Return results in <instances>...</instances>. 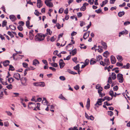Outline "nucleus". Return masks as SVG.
Masks as SVG:
<instances>
[{
  "label": "nucleus",
  "instance_id": "603ef678",
  "mask_svg": "<svg viewBox=\"0 0 130 130\" xmlns=\"http://www.w3.org/2000/svg\"><path fill=\"white\" fill-rule=\"evenodd\" d=\"M71 58V55H69L66 58H64V60H69Z\"/></svg>",
  "mask_w": 130,
  "mask_h": 130
},
{
  "label": "nucleus",
  "instance_id": "2eb2a0df",
  "mask_svg": "<svg viewBox=\"0 0 130 130\" xmlns=\"http://www.w3.org/2000/svg\"><path fill=\"white\" fill-rule=\"evenodd\" d=\"M96 62V59L94 58H92L90 60V64H95Z\"/></svg>",
  "mask_w": 130,
  "mask_h": 130
},
{
  "label": "nucleus",
  "instance_id": "a18cd8bd",
  "mask_svg": "<svg viewBox=\"0 0 130 130\" xmlns=\"http://www.w3.org/2000/svg\"><path fill=\"white\" fill-rule=\"evenodd\" d=\"M51 65L52 66L55 67H57L58 66L57 64L55 63H51Z\"/></svg>",
  "mask_w": 130,
  "mask_h": 130
},
{
  "label": "nucleus",
  "instance_id": "7c9ffc66",
  "mask_svg": "<svg viewBox=\"0 0 130 130\" xmlns=\"http://www.w3.org/2000/svg\"><path fill=\"white\" fill-rule=\"evenodd\" d=\"M7 22L5 20L3 21L2 23V26L3 27H4L7 25Z\"/></svg>",
  "mask_w": 130,
  "mask_h": 130
},
{
  "label": "nucleus",
  "instance_id": "338daca9",
  "mask_svg": "<svg viewBox=\"0 0 130 130\" xmlns=\"http://www.w3.org/2000/svg\"><path fill=\"white\" fill-rule=\"evenodd\" d=\"M123 64L122 63H120L119 62H117L116 63V65L117 66L120 67L123 66Z\"/></svg>",
  "mask_w": 130,
  "mask_h": 130
},
{
  "label": "nucleus",
  "instance_id": "6e6552de",
  "mask_svg": "<svg viewBox=\"0 0 130 130\" xmlns=\"http://www.w3.org/2000/svg\"><path fill=\"white\" fill-rule=\"evenodd\" d=\"M101 43L103 46V48L104 50H106L107 48V45L106 43L104 42L103 41H101Z\"/></svg>",
  "mask_w": 130,
  "mask_h": 130
},
{
  "label": "nucleus",
  "instance_id": "20e7f679",
  "mask_svg": "<svg viewBox=\"0 0 130 130\" xmlns=\"http://www.w3.org/2000/svg\"><path fill=\"white\" fill-rule=\"evenodd\" d=\"M117 77L119 82L122 83L123 82L124 79L122 74L120 73H119L117 75Z\"/></svg>",
  "mask_w": 130,
  "mask_h": 130
},
{
  "label": "nucleus",
  "instance_id": "f704fd0d",
  "mask_svg": "<svg viewBox=\"0 0 130 130\" xmlns=\"http://www.w3.org/2000/svg\"><path fill=\"white\" fill-rule=\"evenodd\" d=\"M87 34V32H86L83 35V38L84 39H86L87 38H88L89 35V34H88V35L86 37H85V36Z\"/></svg>",
  "mask_w": 130,
  "mask_h": 130
},
{
  "label": "nucleus",
  "instance_id": "69168bd1",
  "mask_svg": "<svg viewBox=\"0 0 130 130\" xmlns=\"http://www.w3.org/2000/svg\"><path fill=\"white\" fill-rule=\"evenodd\" d=\"M118 87L117 86H116L113 87V90L114 91H117L118 89Z\"/></svg>",
  "mask_w": 130,
  "mask_h": 130
},
{
  "label": "nucleus",
  "instance_id": "6ab92c4d",
  "mask_svg": "<svg viewBox=\"0 0 130 130\" xmlns=\"http://www.w3.org/2000/svg\"><path fill=\"white\" fill-rule=\"evenodd\" d=\"M39 62L36 59H35L33 60V65L36 66L37 64H39Z\"/></svg>",
  "mask_w": 130,
  "mask_h": 130
},
{
  "label": "nucleus",
  "instance_id": "c9c22d12",
  "mask_svg": "<svg viewBox=\"0 0 130 130\" xmlns=\"http://www.w3.org/2000/svg\"><path fill=\"white\" fill-rule=\"evenodd\" d=\"M9 70L13 71L14 70V67L11 65H9Z\"/></svg>",
  "mask_w": 130,
  "mask_h": 130
},
{
  "label": "nucleus",
  "instance_id": "1a4fd4ad",
  "mask_svg": "<svg viewBox=\"0 0 130 130\" xmlns=\"http://www.w3.org/2000/svg\"><path fill=\"white\" fill-rule=\"evenodd\" d=\"M9 18L12 22L14 21L17 20L16 17L13 15H10L9 17Z\"/></svg>",
  "mask_w": 130,
  "mask_h": 130
},
{
  "label": "nucleus",
  "instance_id": "ddd939ff",
  "mask_svg": "<svg viewBox=\"0 0 130 130\" xmlns=\"http://www.w3.org/2000/svg\"><path fill=\"white\" fill-rule=\"evenodd\" d=\"M90 100L89 98H88L87 101V104L86 105V107L89 110L90 106Z\"/></svg>",
  "mask_w": 130,
  "mask_h": 130
},
{
  "label": "nucleus",
  "instance_id": "39448f33",
  "mask_svg": "<svg viewBox=\"0 0 130 130\" xmlns=\"http://www.w3.org/2000/svg\"><path fill=\"white\" fill-rule=\"evenodd\" d=\"M13 77L18 80H19L20 78V75L18 73H14Z\"/></svg>",
  "mask_w": 130,
  "mask_h": 130
},
{
  "label": "nucleus",
  "instance_id": "5701e85b",
  "mask_svg": "<svg viewBox=\"0 0 130 130\" xmlns=\"http://www.w3.org/2000/svg\"><path fill=\"white\" fill-rule=\"evenodd\" d=\"M102 57L101 55H99L96 57V61H99L102 59Z\"/></svg>",
  "mask_w": 130,
  "mask_h": 130
},
{
  "label": "nucleus",
  "instance_id": "f257e3e1",
  "mask_svg": "<svg viewBox=\"0 0 130 130\" xmlns=\"http://www.w3.org/2000/svg\"><path fill=\"white\" fill-rule=\"evenodd\" d=\"M36 40L39 41H40L44 40L43 34L42 33L38 34L35 37Z\"/></svg>",
  "mask_w": 130,
  "mask_h": 130
},
{
  "label": "nucleus",
  "instance_id": "bf43d9fd",
  "mask_svg": "<svg viewBox=\"0 0 130 130\" xmlns=\"http://www.w3.org/2000/svg\"><path fill=\"white\" fill-rule=\"evenodd\" d=\"M59 79L61 80H64L66 79L65 77L63 76H61L59 77Z\"/></svg>",
  "mask_w": 130,
  "mask_h": 130
},
{
  "label": "nucleus",
  "instance_id": "dca6fc26",
  "mask_svg": "<svg viewBox=\"0 0 130 130\" xmlns=\"http://www.w3.org/2000/svg\"><path fill=\"white\" fill-rule=\"evenodd\" d=\"M128 31L126 30H125L124 31H123L121 32H120L119 33V36L120 37V35H123V34H128Z\"/></svg>",
  "mask_w": 130,
  "mask_h": 130
},
{
  "label": "nucleus",
  "instance_id": "37998d69",
  "mask_svg": "<svg viewBox=\"0 0 130 130\" xmlns=\"http://www.w3.org/2000/svg\"><path fill=\"white\" fill-rule=\"evenodd\" d=\"M9 28L12 30H15L16 29V27L13 25H10L9 26Z\"/></svg>",
  "mask_w": 130,
  "mask_h": 130
},
{
  "label": "nucleus",
  "instance_id": "5fc2aeb1",
  "mask_svg": "<svg viewBox=\"0 0 130 130\" xmlns=\"http://www.w3.org/2000/svg\"><path fill=\"white\" fill-rule=\"evenodd\" d=\"M110 88V85L109 84H107V85L105 86L104 88L105 89H109Z\"/></svg>",
  "mask_w": 130,
  "mask_h": 130
},
{
  "label": "nucleus",
  "instance_id": "473e14b6",
  "mask_svg": "<svg viewBox=\"0 0 130 130\" xmlns=\"http://www.w3.org/2000/svg\"><path fill=\"white\" fill-rule=\"evenodd\" d=\"M59 98L63 100H67L62 95V94H60L59 95Z\"/></svg>",
  "mask_w": 130,
  "mask_h": 130
},
{
  "label": "nucleus",
  "instance_id": "a211bd4d",
  "mask_svg": "<svg viewBox=\"0 0 130 130\" xmlns=\"http://www.w3.org/2000/svg\"><path fill=\"white\" fill-rule=\"evenodd\" d=\"M98 47L99 48V49H97L98 52L100 53L102 52L103 51V47L100 46H98Z\"/></svg>",
  "mask_w": 130,
  "mask_h": 130
},
{
  "label": "nucleus",
  "instance_id": "680f3d73",
  "mask_svg": "<svg viewBox=\"0 0 130 130\" xmlns=\"http://www.w3.org/2000/svg\"><path fill=\"white\" fill-rule=\"evenodd\" d=\"M103 90L102 88L100 87L98 89V93L101 92Z\"/></svg>",
  "mask_w": 130,
  "mask_h": 130
},
{
  "label": "nucleus",
  "instance_id": "7ed1b4c3",
  "mask_svg": "<svg viewBox=\"0 0 130 130\" xmlns=\"http://www.w3.org/2000/svg\"><path fill=\"white\" fill-rule=\"evenodd\" d=\"M33 85L35 86H40L44 87L45 86V84L43 82L34 83Z\"/></svg>",
  "mask_w": 130,
  "mask_h": 130
},
{
  "label": "nucleus",
  "instance_id": "423d86ee",
  "mask_svg": "<svg viewBox=\"0 0 130 130\" xmlns=\"http://www.w3.org/2000/svg\"><path fill=\"white\" fill-rule=\"evenodd\" d=\"M110 59L111 62L112 64H114L116 63V59L114 56L112 55L111 56Z\"/></svg>",
  "mask_w": 130,
  "mask_h": 130
},
{
  "label": "nucleus",
  "instance_id": "412c9836",
  "mask_svg": "<svg viewBox=\"0 0 130 130\" xmlns=\"http://www.w3.org/2000/svg\"><path fill=\"white\" fill-rule=\"evenodd\" d=\"M77 50L75 48L70 52V54H72L73 55H74L76 54V53Z\"/></svg>",
  "mask_w": 130,
  "mask_h": 130
},
{
  "label": "nucleus",
  "instance_id": "c756f323",
  "mask_svg": "<svg viewBox=\"0 0 130 130\" xmlns=\"http://www.w3.org/2000/svg\"><path fill=\"white\" fill-rule=\"evenodd\" d=\"M56 36H53L51 37V38L50 39V40L52 42L54 41L56 38Z\"/></svg>",
  "mask_w": 130,
  "mask_h": 130
},
{
  "label": "nucleus",
  "instance_id": "e433bc0d",
  "mask_svg": "<svg viewBox=\"0 0 130 130\" xmlns=\"http://www.w3.org/2000/svg\"><path fill=\"white\" fill-rule=\"evenodd\" d=\"M109 94L113 98L114 95L113 91L112 90H110L109 92Z\"/></svg>",
  "mask_w": 130,
  "mask_h": 130
},
{
  "label": "nucleus",
  "instance_id": "e2e57ef3",
  "mask_svg": "<svg viewBox=\"0 0 130 130\" xmlns=\"http://www.w3.org/2000/svg\"><path fill=\"white\" fill-rule=\"evenodd\" d=\"M102 11V10L100 8L95 10V12L98 13H100Z\"/></svg>",
  "mask_w": 130,
  "mask_h": 130
},
{
  "label": "nucleus",
  "instance_id": "ea45409f",
  "mask_svg": "<svg viewBox=\"0 0 130 130\" xmlns=\"http://www.w3.org/2000/svg\"><path fill=\"white\" fill-rule=\"evenodd\" d=\"M113 113L112 111H108V114L110 115V116L113 115Z\"/></svg>",
  "mask_w": 130,
  "mask_h": 130
},
{
  "label": "nucleus",
  "instance_id": "13d9d810",
  "mask_svg": "<svg viewBox=\"0 0 130 130\" xmlns=\"http://www.w3.org/2000/svg\"><path fill=\"white\" fill-rule=\"evenodd\" d=\"M7 34L11 37V38L13 37L14 36L13 34L10 31H8L7 32Z\"/></svg>",
  "mask_w": 130,
  "mask_h": 130
},
{
  "label": "nucleus",
  "instance_id": "393cba45",
  "mask_svg": "<svg viewBox=\"0 0 130 130\" xmlns=\"http://www.w3.org/2000/svg\"><path fill=\"white\" fill-rule=\"evenodd\" d=\"M59 64L60 66V68L61 69H62L63 68L64 66L65 65V63L63 62H59Z\"/></svg>",
  "mask_w": 130,
  "mask_h": 130
},
{
  "label": "nucleus",
  "instance_id": "09e8293b",
  "mask_svg": "<svg viewBox=\"0 0 130 130\" xmlns=\"http://www.w3.org/2000/svg\"><path fill=\"white\" fill-rule=\"evenodd\" d=\"M21 80H22L23 82H26L27 80V79L26 77H23L20 79Z\"/></svg>",
  "mask_w": 130,
  "mask_h": 130
},
{
  "label": "nucleus",
  "instance_id": "bb28decb",
  "mask_svg": "<svg viewBox=\"0 0 130 130\" xmlns=\"http://www.w3.org/2000/svg\"><path fill=\"white\" fill-rule=\"evenodd\" d=\"M117 59L120 61H121L123 60V58L120 55H117Z\"/></svg>",
  "mask_w": 130,
  "mask_h": 130
},
{
  "label": "nucleus",
  "instance_id": "4be33fe9",
  "mask_svg": "<svg viewBox=\"0 0 130 130\" xmlns=\"http://www.w3.org/2000/svg\"><path fill=\"white\" fill-rule=\"evenodd\" d=\"M125 14V12L124 11H120L118 13V16L120 17H121L124 15Z\"/></svg>",
  "mask_w": 130,
  "mask_h": 130
},
{
  "label": "nucleus",
  "instance_id": "0eeeda50",
  "mask_svg": "<svg viewBox=\"0 0 130 130\" xmlns=\"http://www.w3.org/2000/svg\"><path fill=\"white\" fill-rule=\"evenodd\" d=\"M34 32L33 30H30L29 32V38L30 40H32L34 37V35L33 34Z\"/></svg>",
  "mask_w": 130,
  "mask_h": 130
},
{
  "label": "nucleus",
  "instance_id": "3c124183",
  "mask_svg": "<svg viewBox=\"0 0 130 130\" xmlns=\"http://www.w3.org/2000/svg\"><path fill=\"white\" fill-rule=\"evenodd\" d=\"M63 11V8H60L59 10V12L60 13H62Z\"/></svg>",
  "mask_w": 130,
  "mask_h": 130
},
{
  "label": "nucleus",
  "instance_id": "72a5a7b5",
  "mask_svg": "<svg viewBox=\"0 0 130 130\" xmlns=\"http://www.w3.org/2000/svg\"><path fill=\"white\" fill-rule=\"evenodd\" d=\"M17 28L20 31H22L23 30V28L21 25H19L18 27Z\"/></svg>",
  "mask_w": 130,
  "mask_h": 130
},
{
  "label": "nucleus",
  "instance_id": "f03ea898",
  "mask_svg": "<svg viewBox=\"0 0 130 130\" xmlns=\"http://www.w3.org/2000/svg\"><path fill=\"white\" fill-rule=\"evenodd\" d=\"M100 64L103 66L106 65L108 66L110 64V62L108 58H106L104 59V61H100Z\"/></svg>",
  "mask_w": 130,
  "mask_h": 130
},
{
  "label": "nucleus",
  "instance_id": "79ce46f5",
  "mask_svg": "<svg viewBox=\"0 0 130 130\" xmlns=\"http://www.w3.org/2000/svg\"><path fill=\"white\" fill-rule=\"evenodd\" d=\"M36 108H37V109L40 110V103H37L36 104Z\"/></svg>",
  "mask_w": 130,
  "mask_h": 130
},
{
  "label": "nucleus",
  "instance_id": "9d476101",
  "mask_svg": "<svg viewBox=\"0 0 130 130\" xmlns=\"http://www.w3.org/2000/svg\"><path fill=\"white\" fill-rule=\"evenodd\" d=\"M42 1L41 0H37V6L38 7L40 8L42 6Z\"/></svg>",
  "mask_w": 130,
  "mask_h": 130
},
{
  "label": "nucleus",
  "instance_id": "864d4df0",
  "mask_svg": "<svg viewBox=\"0 0 130 130\" xmlns=\"http://www.w3.org/2000/svg\"><path fill=\"white\" fill-rule=\"evenodd\" d=\"M89 61L88 59H86L85 60V64L86 66L88 65L89 63Z\"/></svg>",
  "mask_w": 130,
  "mask_h": 130
},
{
  "label": "nucleus",
  "instance_id": "aec40b11",
  "mask_svg": "<svg viewBox=\"0 0 130 130\" xmlns=\"http://www.w3.org/2000/svg\"><path fill=\"white\" fill-rule=\"evenodd\" d=\"M111 77L112 79L114 80L116 78V75L115 73L114 72H112L111 73Z\"/></svg>",
  "mask_w": 130,
  "mask_h": 130
},
{
  "label": "nucleus",
  "instance_id": "4d7b16f0",
  "mask_svg": "<svg viewBox=\"0 0 130 130\" xmlns=\"http://www.w3.org/2000/svg\"><path fill=\"white\" fill-rule=\"evenodd\" d=\"M77 15L78 18H80L82 17L83 14L82 13L80 12L77 13Z\"/></svg>",
  "mask_w": 130,
  "mask_h": 130
},
{
  "label": "nucleus",
  "instance_id": "49530a36",
  "mask_svg": "<svg viewBox=\"0 0 130 130\" xmlns=\"http://www.w3.org/2000/svg\"><path fill=\"white\" fill-rule=\"evenodd\" d=\"M30 22L29 21H27L26 22V25L27 27L29 29L30 28L29 27Z\"/></svg>",
  "mask_w": 130,
  "mask_h": 130
},
{
  "label": "nucleus",
  "instance_id": "6e6d98bb",
  "mask_svg": "<svg viewBox=\"0 0 130 130\" xmlns=\"http://www.w3.org/2000/svg\"><path fill=\"white\" fill-rule=\"evenodd\" d=\"M34 13L37 16H39V15L40 13H39V12L36 10H35V11Z\"/></svg>",
  "mask_w": 130,
  "mask_h": 130
},
{
  "label": "nucleus",
  "instance_id": "9b49d317",
  "mask_svg": "<svg viewBox=\"0 0 130 130\" xmlns=\"http://www.w3.org/2000/svg\"><path fill=\"white\" fill-rule=\"evenodd\" d=\"M3 63V65L5 67H7V66L9 65V60H7L3 62H1V63Z\"/></svg>",
  "mask_w": 130,
  "mask_h": 130
},
{
  "label": "nucleus",
  "instance_id": "b1692460",
  "mask_svg": "<svg viewBox=\"0 0 130 130\" xmlns=\"http://www.w3.org/2000/svg\"><path fill=\"white\" fill-rule=\"evenodd\" d=\"M130 64L127 63L126 65H124L123 66L122 68H124L125 69H129L130 67Z\"/></svg>",
  "mask_w": 130,
  "mask_h": 130
},
{
  "label": "nucleus",
  "instance_id": "c03bdc74",
  "mask_svg": "<svg viewBox=\"0 0 130 130\" xmlns=\"http://www.w3.org/2000/svg\"><path fill=\"white\" fill-rule=\"evenodd\" d=\"M12 86L11 84H10L6 86V88L9 89H12Z\"/></svg>",
  "mask_w": 130,
  "mask_h": 130
},
{
  "label": "nucleus",
  "instance_id": "4468645a",
  "mask_svg": "<svg viewBox=\"0 0 130 130\" xmlns=\"http://www.w3.org/2000/svg\"><path fill=\"white\" fill-rule=\"evenodd\" d=\"M109 54V53L107 51H106L103 54V56L107 58V57Z\"/></svg>",
  "mask_w": 130,
  "mask_h": 130
},
{
  "label": "nucleus",
  "instance_id": "cd10ccee",
  "mask_svg": "<svg viewBox=\"0 0 130 130\" xmlns=\"http://www.w3.org/2000/svg\"><path fill=\"white\" fill-rule=\"evenodd\" d=\"M79 64H77L76 66L74 67V69L75 70H79Z\"/></svg>",
  "mask_w": 130,
  "mask_h": 130
},
{
  "label": "nucleus",
  "instance_id": "052dcab7",
  "mask_svg": "<svg viewBox=\"0 0 130 130\" xmlns=\"http://www.w3.org/2000/svg\"><path fill=\"white\" fill-rule=\"evenodd\" d=\"M4 125L5 127H8L9 126V123L8 122H5L4 123Z\"/></svg>",
  "mask_w": 130,
  "mask_h": 130
},
{
  "label": "nucleus",
  "instance_id": "c85d7f7f",
  "mask_svg": "<svg viewBox=\"0 0 130 130\" xmlns=\"http://www.w3.org/2000/svg\"><path fill=\"white\" fill-rule=\"evenodd\" d=\"M102 101L100 100H99V99L95 105H96L97 104H98L99 105H102Z\"/></svg>",
  "mask_w": 130,
  "mask_h": 130
},
{
  "label": "nucleus",
  "instance_id": "a19ab883",
  "mask_svg": "<svg viewBox=\"0 0 130 130\" xmlns=\"http://www.w3.org/2000/svg\"><path fill=\"white\" fill-rule=\"evenodd\" d=\"M47 33L49 35H51L52 33V31H51L50 29H47L46 30Z\"/></svg>",
  "mask_w": 130,
  "mask_h": 130
},
{
  "label": "nucleus",
  "instance_id": "2f4dec72",
  "mask_svg": "<svg viewBox=\"0 0 130 130\" xmlns=\"http://www.w3.org/2000/svg\"><path fill=\"white\" fill-rule=\"evenodd\" d=\"M68 72H69V73L71 74L75 75L77 74V73L72 71L70 69H69V70L68 71Z\"/></svg>",
  "mask_w": 130,
  "mask_h": 130
},
{
  "label": "nucleus",
  "instance_id": "f3484780",
  "mask_svg": "<svg viewBox=\"0 0 130 130\" xmlns=\"http://www.w3.org/2000/svg\"><path fill=\"white\" fill-rule=\"evenodd\" d=\"M31 105H32V106H31L30 107H35L36 106V104H35V103L32 102H30L28 104V107H29V106Z\"/></svg>",
  "mask_w": 130,
  "mask_h": 130
},
{
  "label": "nucleus",
  "instance_id": "774afa93",
  "mask_svg": "<svg viewBox=\"0 0 130 130\" xmlns=\"http://www.w3.org/2000/svg\"><path fill=\"white\" fill-rule=\"evenodd\" d=\"M26 1L27 2V4H29L32 5H33L32 3L31 2L30 0H26Z\"/></svg>",
  "mask_w": 130,
  "mask_h": 130
},
{
  "label": "nucleus",
  "instance_id": "de8ad7c7",
  "mask_svg": "<svg viewBox=\"0 0 130 130\" xmlns=\"http://www.w3.org/2000/svg\"><path fill=\"white\" fill-rule=\"evenodd\" d=\"M94 2V0H88V2L91 5L93 4Z\"/></svg>",
  "mask_w": 130,
  "mask_h": 130
},
{
  "label": "nucleus",
  "instance_id": "8fccbe9b",
  "mask_svg": "<svg viewBox=\"0 0 130 130\" xmlns=\"http://www.w3.org/2000/svg\"><path fill=\"white\" fill-rule=\"evenodd\" d=\"M86 9V7L82 6L80 8V10L81 11H84Z\"/></svg>",
  "mask_w": 130,
  "mask_h": 130
},
{
  "label": "nucleus",
  "instance_id": "0e129e2a",
  "mask_svg": "<svg viewBox=\"0 0 130 130\" xmlns=\"http://www.w3.org/2000/svg\"><path fill=\"white\" fill-rule=\"evenodd\" d=\"M129 24H130V22L129 21H127L125 22L124 23V26H126L129 25Z\"/></svg>",
  "mask_w": 130,
  "mask_h": 130
},
{
  "label": "nucleus",
  "instance_id": "58836bf2",
  "mask_svg": "<svg viewBox=\"0 0 130 130\" xmlns=\"http://www.w3.org/2000/svg\"><path fill=\"white\" fill-rule=\"evenodd\" d=\"M46 5L49 7H52L53 6V3L52 2L49 4H46Z\"/></svg>",
  "mask_w": 130,
  "mask_h": 130
},
{
  "label": "nucleus",
  "instance_id": "f8f14e48",
  "mask_svg": "<svg viewBox=\"0 0 130 130\" xmlns=\"http://www.w3.org/2000/svg\"><path fill=\"white\" fill-rule=\"evenodd\" d=\"M48 102L46 100V98H43L42 101V103L44 105H46L48 106Z\"/></svg>",
  "mask_w": 130,
  "mask_h": 130
},
{
  "label": "nucleus",
  "instance_id": "a878e982",
  "mask_svg": "<svg viewBox=\"0 0 130 130\" xmlns=\"http://www.w3.org/2000/svg\"><path fill=\"white\" fill-rule=\"evenodd\" d=\"M14 80V79L12 77L9 78L8 79V81L10 83H12Z\"/></svg>",
  "mask_w": 130,
  "mask_h": 130
},
{
  "label": "nucleus",
  "instance_id": "4c0bfd02",
  "mask_svg": "<svg viewBox=\"0 0 130 130\" xmlns=\"http://www.w3.org/2000/svg\"><path fill=\"white\" fill-rule=\"evenodd\" d=\"M108 82L110 84L112 83V80L111 79V78L110 76L108 77Z\"/></svg>",
  "mask_w": 130,
  "mask_h": 130
}]
</instances>
